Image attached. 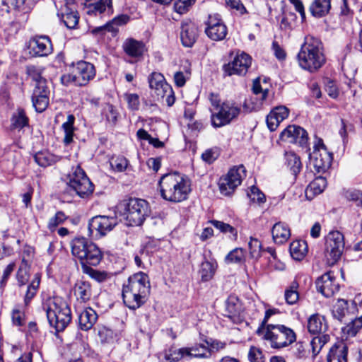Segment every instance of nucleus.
Segmentation results:
<instances>
[{
  "instance_id": "obj_23",
  "label": "nucleus",
  "mask_w": 362,
  "mask_h": 362,
  "mask_svg": "<svg viewBox=\"0 0 362 362\" xmlns=\"http://www.w3.org/2000/svg\"><path fill=\"white\" fill-rule=\"evenodd\" d=\"M198 37V28L191 21H185L181 25L180 39L185 47H191Z\"/></svg>"
},
{
  "instance_id": "obj_8",
  "label": "nucleus",
  "mask_w": 362,
  "mask_h": 362,
  "mask_svg": "<svg viewBox=\"0 0 362 362\" xmlns=\"http://www.w3.org/2000/svg\"><path fill=\"white\" fill-rule=\"evenodd\" d=\"M69 187L81 198H88L94 191V185L86 175L85 171L76 166L69 175Z\"/></svg>"
},
{
  "instance_id": "obj_48",
  "label": "nucleus",
  "mask_w": 362,
  "mask_h": 362,
  "mask_svg": "<svg viewBox=\"0 0 362 362\" xmlns=\"http://www.w3.org/2000/svg\"><path fill=\"white\" fill-rule=\"evenodd\" d=\"M188 348H171L165 353V358L170 362L178 361L182 358H187Z\"/></svg>"
},
{
  "instance_id": "obj_24",
  "label": "nucleus",
  "mask_w": 362,
  "mask_h": 362,
  "mask_svg": "<svg viewBox=\"0 0 362 362\" xmlns=\"http://www.w3.org/2000/svg\"><path fill=\"white\" fill-rule=\"evenodd\" d=\"M289 115V110L286 106H277L267 116L266 122L270 131H275L279 124Z\"/></svg>"
},
{
  "instance_id": "obj_35",
  "label": "nucleus",
  "mask_w": 362,
  "mask_h": 362,
  "mask_svg": "<svg viewBox=\"0 0 362 362\" xmlns=\"http://www.w3.org/2000/svg\"><path fill=\"white\" fill-rule=\"evenodd\" d=\"M330 8V0H315L310 6V11L313 16L322 17L328 13Z\"/></svg>"
},
{
  "instance_id": "obj_62",
  "label": "nucleus",
  "mask_w": 362,
  "mask_h": 362,
  "mask_svg": "<svg viewBox=\"0 0 362 362\" xmlns=\"http://www.w3.org/2000/svg\"><path fill=\"white\" fill-rule=\"evenodd\" d=\"M250 362H264V356L262 351L255 346H252L248 353Z\"/></svg>"
},
{
  "instance_id": "obj_21",
  "label": "nucleus",
  "mask_w": 362,
  "mask_h": 362,
  "mask_svg": "<svg viewBox=\"0 0 362 362\" xmlns=\"http://www.w3.org/2000/svg\"><path fill=\"white\" fill-rule=\"evenodd\" d=\"M85 9L90 16H110L112 13V0H86Z\"/></svg>"
},
{
  "instance_id": "obj_22",
  "label": "nucleus",
  "mask_w": 362,
  "mask_h": 362,
  "mask_svg": "<svg viewBox=\"0 0 362 362\" xmlns=\"http://www.w3.org/2000/svg\"><path fill=\"white\" fill-rule=\"evenodd\" d=\"M356 311L357 305L354 300L338 299L332 307V313L335 319L341 322L344 318L355 314Z\"/></svg>"
},
{
  "instance_id": "obj_33",
  "label": "nucleus",
  "mask_w": 362,
  "mask_h": 362,
  "mask_svg": "<svg viewBox=\"0 0 362 362\" xmlns=\"http://www.w3.org/2000/svg\"><path fill=\"white\" fill-rule=\"evenodd\" d=\"M35 163L43 168L49 166L59 160V157L55 156L48 151H41L37 152L34 156Z\"/></svg>"
},
{
  "instance_id": "obj_57",
  "label": "nucleus",
  "mask_w": 362,
  "mask_h": 362,
  "mask_svg": "<svg viewBox=\"0 0 362 362\" xmlns=\"http://www.w3.org/2000/svg\"><path fill=\"white\" fill-rule=\"evenodd\" d=\"M251 257L257 259L261 255V243L256 238H251L248 243Z\"/></svg>"
},
{
  "instance_id": "obj_34",
  "label": "nucleus",
  "mask_w": 362,
  "mask_h": 362,
  "mask_svg": "<svg viewBox=\"0 0 362 362\" xmlns=\"http://www.w3.org/2000/svg\"><path fill=\"white\" fill-rule=\"evenodd\" d=\"M289 251L293 259L302 260L308 252V246L305 241L296 240L290 244Z\"/></svg>"
},
{
  "instance_id": "obj_25",
  "label": "nucleus",
  "mask_w": 362,
  "mask_h": 362,
  "mask_svg": "<svg viewBox=\"0 0 362 362\" xmlns=\"http://www.w3.org/2000/svg\"><path fill=\"white\" fill-rule=\"evenodd\" d=\"M122 48L126 54L135 59L143 57L144 53L147 51L144 42L134 38L126 39L122 45Z\"/></svg>"
},
{
  "instance_id": "obj_7",
  "label": "nucleus",
  "mask_w": 362,
  "mask_h": 362,
  "mask_svg": "<svg viewBox=\"0 0 362 362\" xmlns=\"http://www.w3.org/2000/svg\"><path fill=\"white\" fill-rule=\"evenodd\" d=\"M148 204L146 201L141 199H130L126 204L123 216L127 225L134 226L141 225L148 216Z\"/></svg>"
},
{
  "instance_id": "obj_43",
  "label": "nucleus",
  "mask_w": 362,
  "mask_h": 362,
  "mask_svg": "<svg viewBox=\"0 0 362 362\" xmlns=\"http://www.w3.org/2000/svg\"><path fill=\"white\" fill-rule=\"evenodd\" d=\"M226 315L233 319L237 317L241 310V305L238 298L234 296H230L228 298L226 302Z\"/></svg>"
},
{
  "instance_id": "obj_55",
  "label": "nucleus",
  "mask_w": 362,
  "mask_h": 362,
  "mask_svg": "<svg viewBox=\"0 0 362 362\" xmlns=\"http://www.w3.org/2000/svg\"><path fill=\"white\" fill-rule=\"evenodd\" d=\"M103 115L107 121L112 124H115L119 117V113L116 108L110 104H106L103 109Z\"/></svg>"
},
{
  "instance_id": "obj_64",
  "label": "nucleus",
  "mask_w": 362,
  "mask_h": 362,
  "mask_svg": "<svg viewBox=\"0 0 362 362\" xmlns=\"http://www.w3.org/2000/svg\"><path fill=\"white\" fill-rule=\"evenodd\" d=\"M98 335L102 342H110L113 339L114 332L111 329L103 327L99 329Z\"/></svg>"
},
{
  "instance_id": "obj_42",
  "label": "nucleus",
  "mask_w": 362,
  "mask_h": 362,
  "mask_svg": "<svg viewBox=\"0 0 362 362\" xmlns=\"http://www.w3.org/2000/svg\"><path fill=\"white\" fill-rule=\"evenodd\" d=\"M299 283L296 279H294L289 286L286 288L284 292V298L286 302L288 305H294L299 300Z\"/></svg>"
},
{
  "instance_id": "obj_38",
  "label": "nucleus",
  "mask_w": 362,
  "mask_h": 362,
  "mask_svg": "<svg viewBox=\"0 0 362 362\" xmlns=\"http://www.w3.org/2000/svg\"><path fill=\"white\" fill-rule=\"evenodd\" d=\"M188 348L187 358H209L211 356V349L203 344H195Z\"/></svg>"
},
{
  "instance_id": "obj_51",
  "label": "nucleus",
  "mask_w": 362,
  "mask_h": 362,
  "mask_svg": "<svg viewBox=\"0 0 362 362\" xmlns=\"http://www.w3.org/2000/svg\"><path fill=\"white\" fill-rule=\"evenodd\" d=\"M82 271L84 274L88 275L91 279L100 283L106 281L108 277V274L106 272L93 269L90 266L83 268Z\"/></svg>"
},
{
  "instance_id": "obj_19",
  "label": "nucleus",
  "mask_w": 362,
  "mask_h": 362,
  "mask_svg": "<svg viewBox=\"0 0 362 362\" xmlns=\"http://www.w3.org/2000/svg\"><path fill=\"white\" fill-rule=\"evenodd\" d=\"M72 67L76 76V86H86L95 76V66L88 62L79 61Z\"/></svg>"
},
{
  "instance_id": "obj_9",
  "label": "nucleus",
  "mask_w": 362,
  "mask_h": 362,
  "mask_svg": "<svg viewBox=\"0 0 362 362\" xmlns=\"http://www.w3.org/2000/svg\"><path fill=\"white\" fill-rule=\"evenodd\" d=\"M150 88L154 90L158 101L165 103L168 106H172L175 100L174 92L163 76L158 72H153L148 77Z\"/></svg>"
},
{
  "instance_id": "obj_13",
  "label": "nucleus",
  "mask_w": 362,
  "mask_h": 362,
  "mask_svg": "<svg viewBox=\"0 0 362 362\" xmlns=\"http://www.w3.org/2000/svg\"><path fill=\"white\" fill-rule=\"evenodd\" d=\"M344 248L343 234L337 230L329 233L326 238V257L330 264H334L341 257Z\"/></svg>"
},
{
  "instance_id": "obj_2",
  "label": "nucleus",
  "mask_w": 362,
  "mask_h": 362,
  "mask_svg": "<svg viewBox=\"0 0 362 362\" xmlns=\"http://www.w3.org/2000/svg\"><path fill=\"white\" fill-rule=\"evenodd\" d=\"M158 186L160 197L173 203L187 200L192 192L190 180L185 175L177 172L163 175Z\"/></svg>"
},
{
  "instance_id": "obj_39",
  "label": "nucleus",
  "mask_w": 362,
  "mask_h": 362,
  "mask_svg": "<svg viewBox=\"0 0 362 362\" xmlns=\"http://www.w3.org/2000/svg\"><path fill=\"white\" fill-rule=\"evenodd\" d=\"M284 156L285 164L295 176L297 175L302 168V163L300 158L292 151H286Z\"/></svg>"
},
{
  "instance_id": "obj_4",
  "label": "nucleus",
  "mask_w": 362,
  "mask_h": 362,
  "mask_svg": "<svg viewBox=\"0 0 362 362\" xmlns=\"http://www.w3.org/2000/svg\"><path fill=\"white\" fill-rule=\"evenodd\" d=\"M298 61L302 69L310 72L320 69L326 62L321 40L312 35L306 36L298 54Z\"/></svg>"
},
{
  "instance_id": "obj_30",
  "label": "nucleus",
  "mask_w": 362,
  "mask_h": 362,
  "mask_svg": "<svg viewBox=\"0 0 362 362\" xmlns=\"http://www.w3.org/2000/svg\"><path fill=\"white\" fill-rule=\"evenodd\" d=\"M97 320L96 312L91 308H87L78 315V327L82 330L88 331L93 327Z\"/></svg>"
},
{
  "instance_id": "obj_58",
  "label": "nucleus",
  "mask_w": 362,
  "mask_h": 362,
  "mask_svg": "<svg viewBox=\"0 0 362 362\" xmlns=\"http://www.w3.org/2000/svg\"><path fill=\"white\" fill-rule=\"evenodd\" d=\"M247 196L253 202L262 204L265 202V195L255 186H252L247 192Z\"/></svg>"
},
{
  "instance_id": "obj_47",
  "label": "nucleus",
  "mask_w": 362,
  "mask_h": 362,
  "mask_svg": "<svg viewBox=\"0 0 362 362\" xmlns=\"http://www.w3.org/2000/svg\"><path fill=\"white\" fill-rule=\"evenodd\" d=\"M210 223L223 233H228L229 238L232 240H236L238 238V230L236 228L223 221L212 220Z\"/></svg>"
},
{
  "instance_id": "obj_53",
  "label": "nucleus",
  "mask_w": 362,
  "mask_h": 362,
  "mask_svg": "<svg viewBox=\"0 0 362 362\" xmlns=\"http://www.w3.org/2000/svg\"><path fill=\"white\" fill-rule=\"evenodd\" d=\"M28 119L23 110H18L11 118V125L13 128L21 129L28 125Z\"/></svg>"
},
{
  "instance_id": "obj_54",
  "label": "nucleus",
  "mask_w": 362,
  "mask_h": 362,
  "mask_svg": "<svg viewBox=\"0 0 362 362\" xmlns=\"http://www.w3.org/2000/svg\"><path fill=\"white\" fill-rule=\"evenodd\" d=\"M111 168L116 172H124L128 165V160L124 156H113L110 161Z\"/></svg>"
},
{
  "instance_id": "obj_44",
  "label": "nucleus",
  "mask_w": 362,
  "mask_h": 362,
  "mask_svg": "<svg viewBox=\"0 0 362 362\" xmlns=\"http://www.w3.org/2000/svg\"><path fill=\"white\" fill-rule=\"evenodd\" d=\"M40 274H35L33 279L27 288L26 293L24 296V303L28 305L31 300L36 296L40 284Z\"/></svg>"
},
{
  "instance_id": "obj_41",
  "label": "nucleus",
  "mask_w": 362,
  "mask_h": 362,
  "mask_svg": "<svg viewBox=\"0 0 362 362\" xmlns=\"http://www.w3.org/2000/svg\"><path fill=\"white\" fill-rule=\"evenodd\" d=\"M42 69L40 67L31 65L28 66L26 68V73L29 77L35 82V88H40L42 86H47L46 80L42 76Z\"/></svg>"
},
{
  "instance_id": "obj_5",
  "label": "nucleus",
  "mask_w": 362,
  "mask_h": 362,
  "mask_svg": "<svg viewBox=\"0 0 362 362\" xmlns=\"http://www.w3.org/2000/svg\"><path fill=\"white\" fill-rule=\"evenodd\" d=\"M70 246L71 254L79 261L81 269L98 265L103 257L97 245L84 237L75 238L71 241Z\"/></svg>"
},
{
  "instance_id": "obj_46",
  "label": "nucleus",
  "mask_w": 362,
  "mask_h": 362,
  "mask_svg": "<svg viewBox=\"0 0 362 362\" xmlns=\"http://www.w3.org/2000/svg\"><path fill=\"white\" fill-rule=\"evenodd\" d=\"M217 268L216 262L206 260L201 264L200 274L202 281H208L211 279Z\"/></svg>"
},
{
  "instance_id": "obj_52",
  "label": "nucleus",
  "mask_w": 362,
  "mask_h": 362,
  "mask_svg": "<svg viewBox=\"0 0 362 362\" xmlns=\"http://www.w3.org/2000/svg\"><path fill=\"white\" fill-rule=\"evenodd\" d=\"M245 259V251L242 248L237 247L226 255L225 261L226 263H242Z\"/></svg>"
},
{
  "instance_id": "obj_61",
  "label": "nucleus",
  "mask_w": 362,
  "mask_h": 362,
  "mask_svg": "<svg viewBox=\"0 0 362 362\" xmlns=\"http://www.w3.org/2000/svg\"><path fill=\"white\" fill-rule=\"evenodd\" d=\"M195 0H177L174 4L177 13L182 14L186 13Z\"/></svg>"
},
{
  "instance_id": "obj_14",
  "label": "nucleus",
  "mask_w": 362,
  "mask_h": 362,
  "mask_svg": "<svg viewBox=\"0 0 362 362\" xmlns=\"http://www.w3.org/2000/svg\"><path fill=\"white\" fill-rule=\"evenodd\" d=\"M117 223V218L113 216H95L88 223L89 235L95 238L103 237L111 231Z\"/></svg>"
},
{
  "instance_id": "obj_32",
  "label": "nucleus",
  "mask_w": 362,
  "mask_h": 362,
  "mask_svg": "<svg viewBox=\"0 0 362 362\" xmlns=\"http://www.w3.org/2000/svg\"><path fill=\"white\" fill-rule=\"evenodd\" d=\"M74 295L79 303L89 301L92 296V288L88 281H78L74 286Z\"/></svg>"
},
{
  "instance_id": "obj_26",
  "label": "nucleus",
  "mask_w": 362,
  "mask_h": 362,
  "mask_svg": "<svg viewBox=\"0 0 362 362\" xmlns=\"http://www.w3.org/2000/svg\"><path fill=\"white\" fill-rule=\"evenodd\" d=\"M49 90L47 86H40V88H34L32 102L35 110L38 112H42L46 110L49 105Z\"/></svg>"
},
{
  "instance_id": "obj_45",
  "label": "nucleus",
  "mask_w": 362,
  "mask_h": 362,
  "mask_svg": "<svg viewBox=\"0 0 362 362\" xmlns=\"http://www.w3.org/2000/svg\"><path fill=\"white\" fill-rule=\"evenodd\" d=\"M74 116L73 115H69L66 122L62 124V129L64 132V142L66 145H68L73 141L75 129L74 127Z\"/></svg>"
},
{
  "instance_id": "obj_10",
  "label": "nucleus",
  "mask_w": 362,
  "mask_h": 362,
  "mask_svg": "<svg viewBox=\"0 0 362 362\" xmlns=\"http://www.w3.org/2000/svg\"><path fill=\"white\" fill-rule=\"evenodd\" d=\"M240 112V107L234 103L223 102L216 111H211V124L216 128L227 125L237 118Z\"/></svg>"
},
{
  "instance_id": "obj_31",
  "label": "nucleus",
  "mask_w": 362,
  "mask_h": 362,
  "mask_svg": "<svg viewBox=\"0 0 362 362\" xmlns=\"http://www.w3.org/2000/svg\"><path fill=\"white\" fill-rule=\"evenodd\" d=\"M272 234L274 241L281 245L287 242L291 237V230L286 223L278 222L272 227Z\"/></svg>"
},
{
  "instance_id": "obj_16",
  "label": "nucleus",
  "mask_w": 362,
  "mask_h": 362,
  "mask_svg": "<svg viewBox=\"0 0 362 362\" xmlns=\"http://www.w3.org/2000/svg\"><path fill=\"white\" fill-rule=\"evenodd\" d=\"M252 64V58L245 52L237 54L233 60L223 66L224 76H244Z\"/></svg>"
},
{
  "instance_id": "obj_50",
  "label": "nucleus",
  "mask_w": 362,
  "mask_h": 362,
  "mask_svg": "<svg viewBox=\"0 0 362 362\" xmlns=\"http://www.w3.org/2000/svg\"><path fill=\"white\" fill-rule=\"evenodd\" d=\"M362 329V315L356 317L349 322L344 328L343 331L349 336L354 337Z\"/></svg>"
},
{
  "instance_id": "obj_40",
  "label": "nucleus",
  "mask_w": 362,
  "mask_h": 362,
  "mask_svg": "<svg viewBox=\"0 0 362 362\" xmlns=\"http://www.w3.org/2000/svg\"><path fill=\"white\" fill-rule=\"evenodd\" d=\"M30 267L27 260L23 257L21 264L16 274V279L18 286H23L27 284L30 279Z\"/></svg>"
},
{
  "instance_id": "obj_11",
  "label": "nucleus",
  "mask_w": 362,
  "mask_h": 362,
  "mask_svg": "<svg viewBox=\"0 0 362 362\" xmlns=\"http://www.w3.org/2000/svg\"><path fill=\"white\" fill-rule=\"evenodd\" d=\"M245 176V170L243 165L230 168L227 174L219 178L218 185L221 193L226 196L230 195L241 184Z\"/></svg>"
},
{
  "instance_id": "obj_27",
  "label": "nucleus",
  "mask_w": 362,
  "mask_h": 362,
  "mask_svg": "<svg viewBox=\"0 0 362 362\" xmlns=\"http://www.w3.org/2000/svg\"><path fill=\"white\" fill-rule=\"evenodd\" d=\"M307 327L310 334H325L328 329V325L325 317L316 313L308 317Z\"/></svg>"
},
{
  "instance_id": "obj_20",
  "label": "nucleus",
  "mask_w": 362,
  "mask_h": 362,
  "mask_svg": "<svg viewBox=\"0 0 362 362\" xmlns=\"http://www.w3.org/2000/svg\"><path fill=\"white\" fill-rule=\"evenodd\" d=\"M316 287L317 291L326 298L332 297L339 290V285L332 272H327L319 277L316 281Z\"/></svg>"
},
{
  "instance_id": "obj_60",
  "label": "nucleus",
  "mask_w": 362,
  "mask_h": 362,
  "mask_svg": "<svg viewBox=\"0 0 362 362\" xmlns=\"http://www.w3.org/2000/svg\"><path fill=\"white\" fill-rule=\"evenodd\" d=\"M130 20L129 16L127 14H121L115 16L111 21H109L110 26L114 28V33L117 31V27L127 24Z\"/></svg>"
},
{
  "instance_id": "obj_28",
  "label": "nucleus",
  "mask_w": 362,
  "mask_h": 362,
  "mask_svg": "<svg viewBox=\"0 0 362 362\" xmlns=\"http://www.w3.org/2000/svg\"><path fill=\"white\" fill-rule=\"evenodd\" d=\"M58 16L69 29L75 28L78 23L79 16L76 8L63 6L58 13Z\"/></svg>"
},
{
  "instance_id": "obj_56",
  "label": "nucleus",
  "mask_w": 362,
  "mask_h": 362,
  "mask_svg": "<svg viewBox=\"0 0 362 362\" xmlns=\"http://www.w3.org/2000/svg\"><path fill=\"white\" fill-rule=\"evenodd\" d=\"M66 219L65 214L62 211H57L56 214L52 217L48 222L47 227L50 230H54L59 225Z\"/></svg>"
},
{
  "instance_id": "obj_59",
  "label": "nucleus",
  "mask_w": 362,
  "mask_h": 362,
  "mask_svg": "<svg viewBox=\"0 0 362 362\" xmlns=\"http://www.w3.org/2000/svg\"><path fill=\"white\" fill-rule=\"evenodd\" d=\"M124 98L128 104L129 109L136 110L139 108V96L136 93H125Z\"/></svg>"
},
{
  "instance_id": "obj_6",
  "label": "nucleus",
  "mask_w": 362,
  "mask_h": 362,
  "mask_svg": "<svg viewBox=\"0 0 362 362\" xmlns=\"http://www.w3.org/2000/svg\"><path fill=\"white\" fill-rule=\"evenodd\" d=\"M50 325L57 332H62L71 320V312L67 303L61 298H48L43 305Z\"/></svg>"
},
{
  "instance_id": "obj_37",
  "label": "nucleus",
  "mask_w": 362,
  "mask_h": 362,
  "mask_svg": "<svg viewBox=\"0 0 362 362\" xmlns=\"http://www.w3.org/2000/svg\"><path fill=\"white\" fill-rule=\"evenodd\" d=\"M1 4L6 7L7 13H10L12 9L18 11H26L31 7L30 0H2Z\"/></svg>"
},
{
  "instance_id": "obj_49",
  "label": "nucleus",
  "mask_w": 362,
  "mask_h": 362,
  "mask_svg": "<svg viewBox=\"0 0 362 362\" xmlns=\"http://www.w3.org/2000/svg\"><path fill=\"white\" fill-rule=\"evenodd\" d=\"M329 341V335L327 334H317L310 341V346L314 355H317L322 348Z\"/></svg>"
},
{
  "instance_id": "obj_63",
  "label": "nucleus",
  "mask_w": 362,
  "mask_h": 362,
  "mask_svg": "<svg viewBox=\"0 0 362 362\" xmlns=\"http://www.w3.org/2000/svg\"><path fill=\"white\" fill-rule=\"evenodd\" d=\"M227 6L238 11L240 15L245 14L247 10L240 0H225Z\"/></svg>"
},
{
  "instance_id": "obj_12",
  "label": "nucleus",
  "mask_w": 362,
  "mask_h": 362,
  "mask_svg": "<svg viewBox=\"0 0 362 362\" xmlns=\"http://www.w3.org/2000/svg\"><path fill=\"white\" fill-rule=\"evenodd\" d=\"M310 165H313L317 173L327 170L332 161V154L329 153L322 139H319L314 146L313 151L309 156Z\"/></svg>"
},
{
  "instance_id": "obj_18",
  "label": "nucleus",
  "mask_w": 362,
  "mask_h": 362,
  "mask_svg": "<svg viewBox=\"0 0 362 362\" xmlns=\"http://www.w3.org/2000/svg\"><path fill=\"white\" fill-rule=\"evenodd\" d=\"M29 49L33 57H46L53 51L51 40L47 35L35 36L30 39Z\"/></svg>"
},
{
  "instance_id": "obj_36",
  "label": "nucleus",
  "mask_w": 362,
  "mask_h": 362,
  "mask_svg": "<svg viewBox=\"0 0 362 362\" xmlns=\"http://www.w3.org/2000/svg\"><path fill=\"white\" fill-rule=\"evenodd\" d=\"M327 180L322 176L317 177L315 178L307 187L305 193L308 197H310V194L312 196H315L321 194L327 187Z\"/></svg>"
},
{
  "instance_id": "obj_17",
  "label": "nucleus",
  "mask_w": 362,
  "mask_h": 362,
  "mask_svg": "<svg viewBox=\"0 0 362 362\" xmlns=\"http://www.w3.org/2000/svg\"><path fill=\"white\" fill-rule=\"evenodd\" d=\"M280 139L286 142L306 147L308 144L307 132L300 126L289 125L280 134Z\"/></svg>"
},
{
  "instance_id": "obj_3",
  "label": "nucleus",
  "mask_w": 362,
  "mask_h": 362,
  "mask_svg": "<svg viewBox=\"0 0 362 362\" xmlns=\"http://www.w3.org/2000/svg\"><path fill=\"white\" fill-rule=\"evenodd\" d=\"M150 288L148 278L146 274L139 272L131 276L123 284L124 303L132 310L140 308L146 302L150 293Z\"/></svg>"
},
{
  "instance_id": "obj_29",
  "label": "nucleus",
  "mask_w": 362,
  "mask_h": 362,
  "mask_svg": "<svg viewBox=\"0 0 362 362\" xmlns=\"http://www.w3.org/2000/svg\"><path fill=\"white\" fill-rule=\"evenodd\" d=\"M347 353L348 348L344 342L336 343L329 349L327 362H347Z\"/></svg>"
},
{
  "instance_id": "obj_1",
  "label": "nucleus",
  "mask_w": 362,
  "mask_h": 362,
  "mask_svg": "<svg viewBox=\"0 0 362 362\" xmlns=\"http://www.w3.org/2000/svg\"><path fill=\"white\" fill-rule=\"evenodd\" d=\"M278 309L266 310L264 317L259 326L257 334L267 341L273 349L286 347L296 341V334L293 329L282 325L269 324V318L279 314Z\"/></svg>"
},
{
  "instance_id": "obj_15",
  "label": "nucleus",
  "mask_w": 362,
  "mask_h": 362,
  "mask_svg": "<svg viewBox=\"0 0 362 362\" xmlns=\"http://www.w3.org/2000/svg\"><path fill=\"white\" fill-rule=\"evenodd\" d=\"M205 33L213 41H221L226 38L228 29L219 14L209 15L206 22Z\"/></svg>"
}]
</instances>
